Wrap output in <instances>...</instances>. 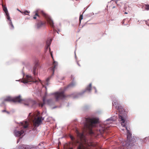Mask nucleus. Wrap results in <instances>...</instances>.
<instances>
[{
	"instance_id": "f8f14e48",
	"label": "nucleus",
	"mask_w": 149,
	"mask_h": 149,
	"mask_svg": "<svg viewBox=\"0 0 149 149\" xmlns=\"http://www.w3.org/2000/svg\"><path fill=\"white\" fill-rule=\"evenodd\" d=\"M119 120L121 122V125L123 127H125L126 123H125V120L124 118L122 117V116L119 115Z\"/></svg>"
},
{
	"instance_id": "393cba45",
	"label": "nucleus",
	"mask_w": 149,
	"mask_h": 149,
	"mask_svg": "<svg viewBox=\"0 0 149 149\" xmlns=\"http://www.w3.org/2000/svg\"><path fill=\"white\" fill-rule=\"evenodd\" d=\"M4 101H9V97H8L4 99Z\"/></svg>"
},
{
	"instance_id": "473e14b6",
	"label": "nucleus",
	"mask_w": 149,
	"mask_h": 149,
	"mask_svg": "<svg viewBox=\"0 0 149 149\" xmlns=\"http://www.w3.org/2000/svg\"><path fill=\"white\" fill-rule=\"evenodd\" d=\"M3 0H0V2L3 3Z\"/></svg>"
},
{
	"instance_id": "a19ab883",
	"label": "nucleus",
	"mask_w": 149,
	"mask_h": 149,
	"mask_svg": "<svg viewBox=\"0 0 149 149\" xmlns=\"http://www.w3.org/2000/svg\"><path fill=\"white\" fill-rule=\"evenodd\" d=\"M70 149H72V148H70Z\"/></svg>"
},
{
	"instance_id": "c756f323",
	"label": "nucleus",
	"mask_w": 149,
	"mask_h": 149,
	"mask_svg": "<svg viewBox=\"0 0 149 149\" xmlns=\"http://www.w3.org/2000/svg\"><path fill=\"white\" fill-rule=\"evenodd\" d=\"M2 112H6L7 113H8V111H6V110H3L2 111Z\"/></svg>"
},
{
	"instance_id": "0eeeda50",
	"label": "nucleus",
	"mask_w": 149,
	"mask_h": 149,
	"mask_svg": "<svg viewBox=\"0 0 149 149\" xmlns=\"http://www.w3.org/2000/svg\"><path fill=\"white\" fill-rule=\"evenodd\" d=\"M40 13L46 18L48 23L53 28L54 27V23L49 16L47 14L45 13L43 11H40Z\"/></svg>"
},
{
	"instance_id": "20e7f679",
	"label": "nucleus",
	"mask_w": 149,
	"mask_h": 149,
	"mask_svg": "<svg viewBox=\"0 0 149 149\" xmlns=\"http://www.w3.org/2000/svg\"><path fill=\"white\" fill-rule=\"evenodd\" d=\"M22 102L25 105H32L34 102L31 100H22L20 96H17L13 98H12L10 97V102Z\"/></svg>"
},
{
	"instance_id": "72a5a7b5",
	"label": "nucleus",
	"mask_w": 149,
	"mask_h": 149,
	"mask_svg": "<svg viewBox=\"0 0 149 149\" xmlns=\"http://www.w3.org/2000/svg\"><path fill=\"white\" fill-rule=\"evenodd\" d=\"M50 54H51V56L52 57V58H53V56H52V53H51V52H50Z\"/></svg>"
},
{
	"instance_id": "a211bd4d",
	"label": "nucleus",
	"mask_w": 149,
	"mask_h": 149,
	"mask_svg": "<svg viewBox=\"0 0 149 149\" xmlns=\"http://www.w3.org/2000/svg\"><path fill=\"white\" fill-rule=\"evenodd\" d=\"M18 149H29V148L27 146L23 145L19 146Z\"/></svg>"
},
{
	"instance_id": "4468645a",
	"label": "nucleus",
	"mask_w": 149,
	"mask_h": 149,
	"mask_svg": "<svg viewBox=\"0 0 149 149\" xmlns=\"http://www.w3.org/2000/svg\"><path fill=\"white\" fill-rule=\"evenodd\" d=\"M52 40L51 39H48L46 41V50H47L48 48H49V50H50V45Z\"/></svg>"
},
{
	"instance_id": "f03ea898",
	"label": "nucleus",
	"mask_w": 149,
	"mask_h": 149,
	"mask_svg": "<svg viewBox=\"0 0 149 149\" xmlns=\"http://www.w3.org/2000/svg\"><path fill=\"white\" fill-rule=\"evenodd\" d=\"M28 118L30 121H32L33 122V130H35L36 127L38 126L42 122V117L39 112H35L33 114L30 113Z\"/></svg>"
},
{
	"instance_id": "9b49d317",
	"label": "nucleus",
	"mask_w": 149,
	"mask_h": 149,
	"mask_svg": "<svg viewBox=\"0 0 149 149\" xmlns=\"http://www.w3.org/2000/svg\"><path fill=\"white\" fill-rule=\"evenodd\" d=\"M3 10L5 13L6 18L8 21L9 20V16L7 8L5 6L2 5Z\"/></svg>"
},
{
	"instance_id": "39448f33",
	"label": "nucleus",
	"mask_w": 149,
	"mask_h": 149,
	"mask_svg": "<svg viewBox=\"0 0 149 149\" xmlns=\"http://www.w3.org/2000/svg\"><path fill=\"white\" fill-rule=\"evenodd\" d=\"M21 124L22 126L23 127L24 129L20 131H15V134L16 136H20L24 133L25 129L28 127V123L27 121H25L22 122Z\"/></svg>"
},
{
	"instance_id": "2eb2a0df",
	"label": "nucleus",
	"mask_w": 149,
	"mask_h": 149,
	"mask_svg": "<svg viewBox=\"0 0 149 149\" xmlns=\"http://www.w3.org/2000/svg\"><path fill=\"white\" fill-rule=\"evenodd\" d=\"M45 24L40 20L38 21L36 24V27L37 29H39L42 26Z\"/></svg>"
},
{
	"instance_id": "c85d7f7f",
	"label": "nucleus",
	"mask_w": 149,
	"mask_h": 149,
	"mask_svg": "<svg viewBox=\"0 0 149 149\" xmlns=\"http://www.w3.org/2000/svg\"><path fill=\"white\" fill-rule=\"evenodd\" d=\"M10 21H11L10 20V25L11 26V27H12V28L13 29L14 28V26L13 25V24H12V22H10Z\"/></svg>"
},
{
	"instance_id": "c9c22d12",
	"label": "nucleus",
	"mask_w": 149,
	"mask_h": 149,
	"mask_svg": "<svg viewBox=\"0 0 149 149\" xmlns=\"http://www.w3.org/2000/svg\"><path fill=\"white\" fill-rule=\"evenodd\" d=\"M109 121V120H107L106 121Z\"/></svg>"
},
{
	"instance_id": "ea45409f",
	"label": "nucleus",
	"mask_w": 149,
	"mask_h": 149,
	"mask_svg": "<svg viewBox=\"0 0 149 149\" xmlns=\"http://www.w3.org/2000/svg\"><path fill=\"white\" fill-rule=\"evenodd\" d=\"M49 100H48L47 102H48Z\"/></svg>"
},
{
	"instance_id": "b1692460",
	"label": "nucleus",
	"mask_w": 149,
	"mask_h": 149,
	"mask_svg": "<svg viewBox=\"0 0 149 149\" xmlns=\"http://www.w3.org/2000/svg\"><path fill=\"white\" fill-rule=\"evenodd\" d=\"M83 19V16L82 15H80L79 18V21L81 22V20Z\"/></svg>"
},
{
	"instance_id": "412c9836",
	"label": "nucleus",
	"mask_w": 149,
	"mask_h": 149,
	"mask_svg": "<svg viewBox=\"0 0 149 149\" xmlns=\"http://www.w3.org/2000/svg\"><path fill=\"white\" fill-rule=\"evenodd\" d=\"M144 6H145V8L147 10H149V5L145 4Z\"/></svg>"
},
{
	"instance_id": "a878e982",
	"label": "nucleus",
	"mask_w": 149,
	"mask_h": 149,
	"mask_svg": "<svg viewBox=\"0 0 149 149\" xmlns=\"http://www.w3.org/2000/svg\"><path fill=\"white\" fill-rule=\"evenodd\" d=\"M70 137L71 139L72 140V141H74V137L72 136L71 135H70Z\"/></svg>"
},
{
	"instance_id": "f257e3e1",
	"label": "nucleus",
	"mask_w": 149,
	"mask_h": 149,
	"mask_svg": "<svg viewBox=\"0 0 149 149\" xmlns=\"http://www.w3.org/2000/svg\"><path fill=\"white\" fill-rule=\"evenodd\" d=\"M84 125L85 129L88 130L90 134H93V132L92 130V128L94 125L98 123V120L94 118H85L84 119Z\"/></svg>"
},
{
	"instance_id": "4c0bfd02",
	"label": "nucleus",
	"mask_w": 149,
	"mask_h": 149,
	"mask_svg": "<svg viewBox=\"0 0 149 149\" xmlns=\"http://www.w3.org/2000/svg\"><path fill=\"white\" fill-rule=\"evenodd\" d=\"M125 14H127V13H126V12H125Z\"/></svg>"
},
{
	"instance_id": "2f4dec72",
	"label": "nucleus",
	"mask_w": 149,
	"mask_h": 149,
	"mask_svg": "<svg viewBox=\"0 0 149 149\" xmlns=\"http://www.w3.org/2000/svg\"><path fill=\"white\" fill-rule=\"evenodd\" d=\"M83 134H81V136H80V137H81V138H82V137H83Z\"/></svg>"
},
{
	"instance_id": "cd10ccee",
	"label": "nucleus",
	"mask_w": 149,
	"mask_h": 149,
	"mask_svg": "<svg viewBox=\"0 0 149 149\" xmlns=\"http://www.w3.org/2000/svg\"><path fill=\"white\" fill-rule=\"evenodd\" d=\"M29 13V11H28L27 10H26L23 13H24L25 15H27V13Z\"/></svg>"
},
{
	"instance_id": "f704fd0d",
	"label": "nucleus",
	"mask_w": 149,
	"mask_h": 149,
	"mask_svg": "<svg viewBox=\"0 0 149 149\" xmlns=\"http://www.w3.org/2000/svg\"><path fill=\"white\" fill-rule=\"evenodd\" d=\"M2 4V3H0V4Z\"/></svg>"
},
{
	"instance_id": "aec40b11",
	"label": "nucleus",
	"mask_w": 149,
	"mask_h": 149,
	"mask_svg": "<svg viewBox=\"0 0 149 149\" xmlns=\"http://www.w3.org/2000/svg\"><path fill=\"white\" fill-rule=\"evenodd\" d=\"M91 89V84H90L87 87L86 90L87 91H90Z\"/></svg>"
},
{
	"instance_id": "58836bf2",
	"label": "nucleus",
	"mask_w": 149,
	"mask_h": 149,
	"mask_svg": "<svg viewBox=\"0 0 149 149\" xmlns=\"http://www.w3.org/2000/svg\"><path fill=\"white\" fill-rule=\"evenodd\" d=\"M122 130H124L123 129H122Z\"/></svg>"
},
{
	"instance_id": "e433bc0d",
	"label": "nucleus",
	"mask_w": 149,
	"mask_h": 149,
	"mask_svg": "<svg viewBox=\"0 0 149 149\" xmlns=\"http://www.w3.org/2000/svg\"><path fill=\"white\" fill-rule=\"evenodd\" d=\"M115 7V6H113V7L112 8H114Z\"/></svg>"
},
{
	"instance_id": "423d86ee",
	"label": "nucleus",
	"mask_w": 149,
	"mask_h": 149,
	"mask_svg": "<svg viewBox=\"0 0 149 149\" xmlns=\"http://www.w3.org/2000/svg\"><path fill=\"white\" fill-rule=\"evenodd\" d=\"M53 94L54 95L56 101L62 100L66 97L64 94V91L56 92L54 93Z\"/></svg>"
},
{
	"instance_id": "dca6fc26",
	"label": "nucleus",
	"mask_w": 149,
	"mask_h": 149,
	"mask_svg": "<svg viewBox=\"0 0 149 149\" xmlns=\"http://www.w3.org/2000/svg\"><path fill=\"white\" fill-rule=\"evenodd\" d=\"M46 98V96L45 95L43 97V102L42 103L41 102H40L39 103L38 105L39 107H43L44 105L45 104V100Z\"/></svg>"
},
{
	"instance_id": "7ed1b4c3",
	"label": "nucleus",
	"mask_w": 149,
	"mask_h": 149,
	"mask_svg": "<svg viewBox=\"0 0 149 149\" xmlns=\"http://www.w3.org/2000/svg\"><path fill=\"white\" fill-rule=\"evenodd\" d=\"M125 128L127 130V139L125 142V144L123 145V148L129 149L135 145L136 141V139L134 137H132V134L126 127H125Z\"/></svg>"
},
{
	"instance_id": "5701e85b",
	"label": "nucleus",
	"mask_w": 149,
	"mask_h": 149,
	"mask_svg": "<svg viewBox=\"0 0 149 149\" xmlns=\"http://www.w3.org/2000/svg\"><path fill=\"white\" fill-rule=\"evenodd\" d=\"M83 147V146L82 144H80L78 146L77 148V149H82V148Z\"/></svg>"
},
{
	"instance_id": "6e6552de",
	"label": "nucleus",
	"mask_w": 149,
	"mask_h": 149,
	"mask_svg": "<svg viewBox=\"0 0 149 149\" xmlns=\"http://www.w3.org/2000/svg\"><path fill=\"white\" fill-rule=\"evenodd\" d=\"M31 82H36L37 81H34V79L32 77L28 75H26L25 78L23 79L22 80V82L24 83H27Z\"/></svg>"
},
{
	"instance_id": "7c9ffc66",
	"label": "nucleus",
	"mask_w": 149,
	"mask_h": 149,
	"mask_svg": "<svg viewBox=\"0 0 149 149\" xmlns=\"http://www.w3.org/2000/svg\"><path fill=\"white\" fill-rule=\"evenodd\" d=\"M71 79L72 80H73L74 79V76L72 75H71Z\"/></svg>"
},
{
	"instance_id": "ddd939ff",
	"label": "nucleus",
	"mask_w": 149,
	"mask_h": 149,
	"mask_svg": "<svg viewBox=\"0 0 149 149\" xmlns=\"http://www.w3.org/2000/svg\"><path fill=\"white\" fill-rule=\"evenodd\" d=\"M57 63L54 61L53 64V66L49 68V70H52L53 75L54 74L55 70L56 68V67L57 66Z\"/></svg>"
},
{
	"instance_id": "f3484780",
	"label": "nucleus",
	"mask_w": 149,
	"mask_h": 149,
	"mask_svg": "<svg viewBox=\"0 0 149 149\" xmlns=\"http://www.w3.org/2000/svg\"><path fill=\"white\" fill-rule=\"evenodd\" d=\"M38 13L39 11L38 10H37L35 12V15L33 16V19H36L37 17H38V18L40 17L39 15H38Z\"/></svg>"
},
{
	"instance_id": "6ab92c4d",
	"label": "nucleus",
	"mask_w": 149,
	"mask_h": 149,
	"mask_svg": "<svg viewBox=\"0 0 149 149\" xmlns=\"http://www.w3.org/2000/svg\"><path fill=\"white\" fill-rule=\"evenodd\" d=\"M37 67V65H36L34 66V67H33V73L35 75H36Z\"/></svg>"
},
{
	"instance_id": "4be33fe9",
	"label": "nucleus",
	"mask_w": 149,
	"mask_h": 149,
	"mask_svg": "<svg viewBox=\"0 0 149 149\" xmlns=\"http://www.w3.org/2000/svg\"><path fill=\"white\" fill-rule=\"evenodd\" d=\"M51 77H48L46 79V84H48V83H49V81L50 79L51 78Z\"/></svg>"
},
{
	"instance_id": "9d476101",
	"label": "nucleus",
	"mask_w": 149,
	"mask_h": 149,
	"mask_svg": "<svg viewBox=\"0 0 149 149\" xmlns=\"http://www.w3.org/2000/svg\"><path fill=\"white\" fill-rule=\"evenodd\" d=\"M113 107L115 106L116 109L119 112L120 111H122L123 109L122 107L121 106L120 104H118L117 101L113 102H112Z\"/></svg>"
},
{
	"instance_id": "1a4fd4ad",
	"label": "nucleus",
	"mask_w": 149,
	"mask_h": 149,
	"mask_svg": "<svg viewBox=\"0 0 149 149\" xmlns=\"http://www.w3.org/2000/svg\"><path fill=\"white\" fill-rule=\"evenodd\" d=\"M107 127H106L104 125H102L99 126L98 128L97 129V133L98 135L100 134H102L104 131L107 129Z\"/></svg>"
},
{
	"instance_id": "bb28decb",
	"label": "nucleus",
	"mask_w": 149,
	"mask_h": 149,
	"mask_svg": "<svg viewBox=\"0 0 149 149\" xmlns=\"http://www.w3.org/2000/svg\"><path fill=\"white\" fill-rule=\"evenodd\" d=\"M75 85L74 83H72L69 84V86L72 87Z\"/></svg>"
}]
</instances>
